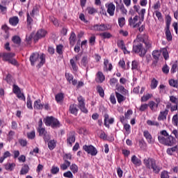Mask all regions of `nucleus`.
I'll list each match as a JSON object with an SVG mask.
<instances>
[{
    "label": "nucleus",
    "mask_w": 178,
    "mask_h": 178,
    "mask_svg": "<svg viewBox=\"0 0 178 178\" xmlns=\"http://www.w3.org/2000/svg\"><path fill=\"white\" fill-rule=\"evenodd\" d=\"M160 134L162 136H164V137L161 136H158V140L161 144H163L164 145H167L168 147H172L176 144V138H174L171 135L169 136V134H168V131H166V130L161 131Z\"/></svg>",
    "instance_id": "obj_1"
},
{
    "label": "nucleus",
    "mask_w": 178,
    "mask_h": 178,
    "mask_svg": "<svg viewBox=\"0 0 178 178\" xmlns=\"http://www.w3.org/2000/svg\"><path fill=\"white\" fill-rule=\"evenodd\" d=\"M29 60L31 62V66H34L36 62L40 60L36 66V67L40 69L42 66L44 65V63H45V54H42L40 56V54L38 53H33L29 58Z\"/></svg>",
    "instance_id": "obj_2"
},
{
    "label": "nucleus",
    "mask_w": 178,
    "mask_h": 178,
    "mask_svg": "<svg viewBox=\"0 0 178 178\" xmlns=\"http://www.w3.org/2000/svg\"><path fill=\"white\" fill-rule=\"evenodd\" d=\"M144 163L147 169H152L154 173L158 174L161 172L159 166L156 165V161L154 159H145Z\"/></svg>",
    "instance_id": "obj_3"
},
{
    "label": "nucleus",
    "mask_w": 178,
    "mask_h": 178,
    "mask_svg": "<svg viewBox=\"0 0 178 178\" xmlns=\"http://www.w3.org/2000/svg\"><path fill=\"white\" fill-rule=\"evenodd\" d=\"M133 51L135 54H139V56H140V58H144V56H145V54H147V49L143 47V44L141 43H139L137 45H134Z\"/></svg>",
    "instance_id": "obj_4"
},
{
    "label": "nucleus",
    "mask_w": 178,
    "mask_h": 178,
    "mask_svg": "<svg viewBox=\"0 0 178 178\" xmlns=\"http://www.w3.org/2000/svg\"><path fill=\"white\" fill-rule=\"evenodd\" d=\"M83 149L87 152V154H90L92 155V156H95L97 154H98V150H97V148L94 147L93 145H85L83 146Z\"/></svg>",
    "instance_id": "obj_5"
},
{
    "label": "nucleus",
    "mask_w": 178,
    "mask_h": 178,
    "mask_svg": "<svg viewBox=\"0 0 178 178\" xmlns=\"http://www.w3.org/2000/svg\"><path fill=\"white\" fill-rule=\"evenodd\" d=\"M47 31L44 29H40L37 31L35 36H33V40L35 42H37L40 38H44L47 35Z\"/></svg>",
    "instance_id": "obj_6"
},
{
    "label": "nucleus",
    "mask_w": 178,
    "mask_h": 178,
    "mask_svg": "<svg viewBox=\"0 0 178 178\" xmlns=\"http://www.w3.org/2000/svg\"><path fill=\"white\" fill-rule=\"evenodd\" d=\"M78 102H79V108L81 111V112H83V113H87L88 112V110L86 108V104L84 103V99H83L81 97H78Z\"/></svg>",
    "instance_id": "obj_7"
},
{
    "label": "nucleus",
    "mask_w": 178,
    "mask_h": 178,
    "mask_svg": "<svg viewBox=\"0 0 178 178\" xmlns=\"http://www.w3.org/2000/svg\"><path fill=\"white\" fill-rule=\"evenodd\" d=\"M93 30L95 31H106L108 30V26L105 24H95L93 26Z\"/></svg>",
    "instance_id": "obj_8"
},
{
    "label": "nucleus",
    "mask_w": 178,
    "mask_h": 178,
    "mask_svg": "<svg viewBox=\"0 0 178 178\" xmlns=\"http://www.w3.org/2000/svg\"><path fill=\"white\" fill-rule=\"evenodd\" d=\"M107 8V13L110 15V16H113L115 15V9H116V6L113 3H110L108 5L106 4Z\"/></svg>",
    "instance_id": "obj_9"
},
{
    "label": "nucleus",
    "mask_w": 178,
    "mask_h": 178,
    "mask_svg": "<svg viewBox=\"0 0 178 178\" xmlns=\"http://www.w3.org/2000/svg\"><path fill=\"white\" fill-rule=\"evenodd\" d=\"M15 53H3L2 55L3 60L6 62H9L10 59H12V58H15Z\"/></svg>",
    "instance_id": "obj_10"
},
{
    "label": "nucleus",
    "mask_w": 178,
    "mask_h": 178,
    "mask_svg": "<svg viewBox=\"0 0 178 178\" xmlns=\"http://www.w3.org/2000/svg\"><path fill=\"white\" fill-rule=\"evenodd\" d=\"M74 141H76V133L71 132V134L67 139V144H70V145H72V143H74Z\"/></svg>",
    "instance_id": "obj_11"
},
{
    "label": "nucleus",
    "mask_w": 178,
    "mask_h": 178,
    "mask_svg": "<svg viewBox=\"0 0 178 178\" xmlns=\"http://www.w3.org/2000/svg\"><path fill=\"white\" fill-rule=\"evenodd\" d=\"M33 108L35 109L41 110L44 108V104H41L40 99H38L34 102Z\"/></svg>",
    "instance_id": "obj_12"
},
{
    "label": "nucleus",
    "mask_w": 178,
    "mask_h": 178,
    "mask_svg": "<svg viewBox=\"0 0 178 178\" xmlns=\"http://www.w3.org/2000/svg\"><path fill=\"white\" fill-rule=\"evenodd\" d=\"M69 40L70 45L72 47L74 46V44H76V33H74V32L71 33Z\"/></svg>",
    "instance_id": "obj_13"
},
{
    "label": "nucleus",
    "mask_w": 178,
    "mask_h": 178,
    "mask_svg": "<svg viewBox=\"0 0 178 178\" xmlns=\"http://www.w3.org/2000/svg\"><path fill=\"white\" fill-rule=\"evenodd\" d=\"M9 23L11 26H17L19 24V17H13L10 18Z\"/></svg>",
    "instance_id": "obj_14"
},
{
    "label": "nucleus",
    "mask_w": 178,
    "mask_h": 178,
    "mask_svg": "<svg viewBox=\"0 0 178 178\" xmlns=\"http://www.w3.org/2000/svg\"><path fill=\"white\" fill-rule=\"evenodd\" d=\"M70 112L72 113V115H77V112H79V109H77V105L72 104L70 106Z\"/></svg>",
    "instance_id": "obj_15"
},
{
    "label": "nucleus",
    "mask_w": 178,
    "mask_h": 178,
    "mask_svg": "<svg viewBox=\"0 0 178 178\" xmlns=\"http://www.w3.org/2000/svg\"><path fill=\"white\" fill-rule=\"evenodd\" d=\"M168 112L169 111L168 109H165V111H161L158 117V120H163L164 119H166V115Z\"/></svg>",
    "instance_id": "obj_16"
},
{
    "label": "nucleus",
    "mask_w": 178,
    "mask_h": 178,
    "mask_svg": "<svg viewBox=\"0 0 178 178\" xmlns=\"http://www.w3.org/2000/svg\"><path fill=\"white\" fill-rule=\"evenodd\" d=\"M54 118H55L52 116L47 117L46 119L44 120V124H46V126H51Z\"/></svg>",
    "instance_id": "obj_17"
},
{
    "label": "nucleus",
    "mask_w": 178,
    "mask_h": 178,
    "mask_svg": "<svg viewBox=\"0 0 178 178\" xmlns=\"http://www.w3.org/2000/svg\"><path fill=\"white\" fill-rule=\"evenodd\" d=\"M51 127L52 129H58V127H60V122L58 119L54 118L53 122L51 123Z\"/></svg>",
    "instance_id": "obj_18"
},
{
    "label": "nucleus",
    "mask_w": 178,
    "mask_h": 178,
    "mask_svg": "<svg viewBox=\"0 0 178 178\" xmlns=\"http://www.w3.org/2000/svg\"><path fill=\"white\" fill-rule=\"evenodd\" d=\"M143 134L148 143L151 144V143H152V136H151V134H149L148 131H145Z\"/></svg>",
    "instance_id": "obj_19"
},
{
    "label": "nucleus",
    "mask_w": 178,
    "mask_h": 178,
    "mask_svg": "<svg viewBox=\"0 0 178 178\" xmlns=\"http://www.w3.org/2000/svg\"><path fill=\"white\" fill-rule=\"evenodd\" d=\"M115 97L119 104H122V102H123V101L126 99V97H124V96L122 95L120 93L118 92H115Z\"/></svg>",
    "instance_id": "obj_20"
},
{
    "label": "nucleus",
    "mask_w": 178,
    "mask_h": 178,
    "mask_svg": "<svg viewBox=\"0 0 178 178\" xmlns=\"http://www.w3.org/2000/svg\"><path fill=\"white\" fill-rule=\"evenodd\" d=\"M29 170H30V168L27 164H25L20 171V175H27L29 173Z\"/></svg>",
    "instance_id": "obj_21"
},
{
    "label": "nucleus",
    "mask_w": 178,
    "mask_h": 178,
    "mask_svg": "<svg viewBox=\"0 0 178 178\" xmlns=\"http://www.w3.org/2000/svg\"><path fill=\"white\" fill-rule=\"evenodd\" d=\"M165 36L168 41H172V33L170 32V28H165Z\"/></svg>",
    "instance_id": "obj_22"
},
{
    "label": "nucleus",
    "mask_w": 178,
    "mask_h": 178,
    "mask_svg": "<svg viewBox=\"0 0 178 178\" xmlns=\"http://www.w3.org/2000/svg\"><path fill=\"white\" fill-rule=\"evenodd\" d=\"M117 44L119 48L122 49L124 54H126V46H124V42L123 40H120L118 42Z\"/></svg>",
    "instance_id": "obj_23"
},
{
    "label": "nucleus",
    "mask_w": 178,
    "mask_h": 178,
    "mask_svg": "<svg viewBox=\"0 0 178 178\" xmlns=\"http://www.w3.org/2000/svg\"><path fill=\"white\" fill-rule=\"evenodd\" d=\"M152 55L154 60H159V56H161V51L158 50H154L152 51Z\"/></svg>",
    "instance_id": "obj_24"
},
{
    "label": "nucleus",
    "mask_w": 178,
    "mask_h": 178,
    "mask_svg": "<svg viewBox=\"0 0 178 178\" xmlns=\"http://www.w3.org/2000/svg\"><path fill=\"white\" fill-rule=\"evenodd\" d=\"M12 41L13 42H14V44H16L17 45H20L22 42V39L20 38V37L15 35L13 37Z\"/></svg>",
    "instance_id": "obj_25"
},
{
    "label": "nucleus",
    "mask_w": 178,
    "mask_h": 178,
    "mask_svg": "<svg viewBox=\"0 0 178 178\" xmlns=\"http://www.w3.org/2000/svg\"><path fill=\"white\" fill-rule=\"evenodd\" d=\"M131 162L134 165H141V160H140L136 155L131 157Z\"/></svg>",
    "instance_id": "obj_26"
},
{
    "label": "nucleus",
    "mask_w": 178,
    "mask_h": 178,
    "mask_svg": "<svg viewBox=\"0 0 178 178\" xmlns=\"http://www.w3.org/2000/svg\"><path fill=\"white\" fill-rule=\"evenodd\" d=\"M69 166H70V161L65 159V163L60 165V169L62 170H66Z\"/></svg>",
    "instance_id": "obj_27"
},
{
    "label": "nucleus",
    "mask_w": 178,
    "mask_h": 178,
    "mask_svg": "<svg viewBox=\"0 0 178 178\" xmlns=\"http://www.w3.org/2000/svg\"><path fill=\"white\" fill-rule=\"evenodd\" d=\"M48 147H49V149L51 151H52V149H54L55 148V147H56V142L55 141V140H51L49 141Z\"/></svg>",
    "instance_id": "obj_28"
},
{
    "label": "nucleus",
    "mask_w": 178,
    "mask_h": 178,
    "mask_svg": "<svg viewBox=\"0 0 178 178\" xmlns=\"http://www.w3.org/2000/svg\"><path fill=\"white\" fill-rule=\"evenodd\" d=\"M97 80H99V83H103L105 80V76L102 72H97Z\"/></svg>",
    "instance_id": "obj_29"
},
{
    "label": "nucleus",
    "mask_w": 178,
    "mask_h": 178,
    "mask_svg": "<svg viewBox=\"0 0 178 178\" xmlns=\"http://www.w3.org/2000/svg\"><path fill=\"white\" fill-rule=\"evenodd\" d=\"M97 92L99 94L102 98H104V97H105V92L104 91V88H102L101 86H97Z\"/></svg>",
    "instance_id": "obj_30"
},
{
    "label": "nucleus",
    "mask_w": 178,
    "mask_h": 178,
    "mask_svg": "<svg viewBox=\"0 0 178 178\" xmlns=\"http://www.w3.org/2000/svg\"><path fill=\"white\" fill-rule=\"evenodd\" d=\"M2 30H3V31H5L6 35L5 37L6 39L9 38V28L8 26V25L4 24L1 26Z\"/></svg>",
    "instance_id": "obj_31"
},
{
    "label": "nucleus",
    "mask_w": 178,
    "mask_h": 178,
    "mask_svg": "<svg viewBox=\"0 0 178 178\" xmlns=\"http://www.w3.org/2000/svg\"><path fill=\"white\" fill-rule=\"evenodd\" d=\"M150 87H151L152 90H155V88H156V87H158V81L156 80L155 78H154L152 80Z\"/></svg>",
    "instance_id": "obj_32"
},
{
    "label": "nucleus",
    "mask_w": 178,
    "mask_h": 178,
    "mask_svg": "<svg viewBox=\"0 0 178 178\" xmlns=\"http://www.w3.org/2000/svg\"><path fill=\"white\" fill-rule=\"evenodd\" d=\"M63 98H65V97L63 96V93H58L56 95V101L58 103L63 101Z\"/></svg>",
    "instance_id": "obj_33"
},
{
    "label": "nucleus",
    "mask_w": 178,
    "mask_h": 178,
    "mask_svg": "<svg viewBox=\"0 0 178 178\" xmlns=\"http://www.w3.org/2000/svg\"><path fill=\"white\" fill-rule=\"evenodd\" d=\"M70 169L72 170V173H77V172H79V167L76 164H72Z\"/></svg>",
    "instance_id": "obj_34"
},
{
    "label": "nucleus",
    "mask_w": 178,
    "mask_h": 178,
    "mask_svg": "<svg viewBox=\"0 0 178 178\" xmlns=\"http://www.w3.org/2000/svg\"><path fill=\"white\" fill-rule=\"evenodd\" d=\"M177 150V145H175L173 147L168 148L167 149V154H168V155H172V154H173V152H176Z\"/></svg>",
    "instance_id": "obj_35"
},
{
    "label": "nucleus",
    "mask_w": 178,
    "mask_h": 178,
    "mask_svg": "<svg viewBox=\"0 0 178 178\" xmlns=\"http://www.w3.org/2000/svg\"><path fill=\"white\" fill-rule=\"evenodd\" d=\"M138 20V16L136 15L134 19L132 17L129 18V26H131L132 24H136V22Z\"/></svg>",
    "instance_id": "obj_36"
},
{
    "label": "nucleus",
    "mask_w": 178,
    "mask_h": 178,
    "mask_svg": "<svg viewBox=\"0 0 178 178\" xmlns=\"http://www.w3.org/2000/svg\"><path fill=\"white\" fill-rule=\"evenodd\" d=\"M163 56L165 60L169 59V52H168V49L166 48L163 49Z\"/></svg>",
    "instance_id": "obj_37"
},
{
    "label": "nucleus",
    "mask_w": 178,
    "mask_h": 178,
    "mask_svg": "<svg viewBox=\"0 0 178 178\" xmlns=\"http://www.w3.org/2000/svg\"><path fill=\"white\" fill-rule=\"evenodd\" d=\"M26 106L29 109H33V105L31 104V97H30V95H28L27 97Z\"/></svg>",
    "instance_id": "obj_38"
},
{
    "label": "nucleus",
    "mask_w": 178,
    "mask_h": 178,
    "mask_svg": "<svg viewBox=\"0 0 178 178\" xmlns=\"http://www.w3.org/2000/svg\"><path fill=\"white\" fill-rule=\"evenodd\" d=\"M100 37H102V38H111L112 37V35L111 33L104 32L99 34Z\"/></svg>",
    "instance_id": "obj_39"
},
{
    "label": "nucleus",
    "mask_w": 178,
    "mask_h": 178,
    "mask_svg": "<svg viewBox=\"0 0 178 178\" xmlns=\"http://www.w3.org/2000/svg\"><path fill=\"white\" fill-rule=\"evenodd\" d=\"M15 166H16V164L15 163H8V164H6L5 165V168L6 169V170H13V168H15Z\"/></svg>",
    "instance_id": "obj_40"
},
{
    "label": "nucleus",
    "mask_w": 178,
    "mask_h": 178,
    "mask_svg": "<svg viewBox=\"0 0 178 178\" xmlns=\"http://www.w3.org/2000/svg\"><path fill=\"white\" fill-rule=\"evenodd\" d=\"M38 12H39L38 6L36 5L33 7L32 12L31 13V16L34 17V15H37Z\"/></svg>",
    "instance_id": "obj_41"
},
{
    "label": "nucleus",
    "mask_w": 178,
    "mask_h": 178,
    "mask_svg": "<svg viewBox=\"0 0 178 178\" xmlns=\"http://www.w3.org/2000/svg\"><path fill=\"white\" fill-rule=\"evenodd\" d=\"M62 49H63V45L59 44L56 46V52L58 54V55H62V54H63Z\"/></svg>",
    "instance_id": "obj_42"
},
{
    "label": "nucleus",
    "mask_w": 178,
    "mask_h": 178,
    "mask_svg": "<svg viewBox=\"0 0 178 178\" xmlns=\"http://www.w3.org/2000/svg\"><path fill=\"white\" fill-rule=\"evenodd\" d=\"M88 10V13H89V15H94V13H97V9L94 8L93 7H88L87 8Z\"/></svg>",
    "instance_id": "obj_43"
},
{
    "label": "nucleus",
    "mask_w": 178,
    "mask_h": 178,
    "mask_svg": "<svg viewBox=\"0 0 178 178\" xmlns=\"http://www.w3.org/2000/svg\"><path fill=\"white\" fill-rule=\"evenodd\" d=\"M51 173L52 175H56V174L59 173V168L56 167V166H52V168L51 169Z\"/></svg>",
    "instance_id": "obj_44"
},
{
    "label": "nucleus",
    "mask_w": 178,
    "mask_h": 178,
    "mask_svg": "<svg viewBox=\"0 0 178 178\" xmlns=\"http://www.w3.org/2000/svg\"><path fill=\"white\" fill-rule=\"evenodd\" d=\"M151 97H152V95H151V94H147L146 95H144L143 97H141V101L143 102H145L148 101V99H149V98H151Z\"/></svg>",
    "instance_id": "obj_45"
},
{
    "label": "nucleus",
    "mask_w": 178,
    "mask_h": 178,
    "mask_svg": "<svg viewBox=\"0 0 178 178\" xmlns=\"http://www.w3.org/2000/svg\"><path fill=\"white\" fill-rule=\"evenodd\" d=\"M88 63V57L83 56L81 60V64L83 65V66H84L86 67L87 66Z\"/></svg>",
    "instance_id": "obj_46"
},
{
    "label": "nucleus",
    "mask_w": 178,
    "mask_h": 178,
    "mask_svg": "<svg viewBox=\"0 0 178 178\" xmlns=\"http://www.w3.org/2000/svg\"><path fill=\"white\" fill-rule=\"evenodd\" d=\"M169 84L171 87H175L177 88V81H175V79H170L169 81Z\"/></svg>",
    "instance_id": "obj_47"
},
{
    "label": "nucleus",
    "mask_w": 178,
    "mask_h": 178,
    "mask_svg": "<svg viewBox=\"0 0 178 178\" xmlns=\"http://www.w3.org/2000/svg\"><path fill=\"white\" fill-rule=\"evenodd\" d=\"M8 63H10L11 65H13L14 66H19V63L16 59L11 58L9 60Z\"/></svg>",
    "instance_id": "obj_48"
},
{
    "label": "nucleus",
    "mask_w": 178,
    "mask_h": 178,
    "mask_svg": "<svg viewBox=\"0 0 178 178\" xmlns=\"http://www.w3.org/2000/svg\"><path fill=\"white\" fill-rule=\"evenodd\" d=\"M147 124H149V126H157V127L159 126V122H154L149 120L147 121Z\"/></svg>",
    "instance_id": "obj_49"
},
{
    "label": "nucleus",
    "mask_w": 178,
    "mask_h": 178,
    "mask_svg": "<svg viewBox=\"0 0 178 178\" xmlns=\"http://www.w3.org/2000/svg\"><path fill=\"white\" fill-rule=\"evenodd\" d=\"M124 22H125V19H124V17H123L118 19V24L120 27H123V26H124Z\"/></svg>",
    "instance_id": "obj_50"
},
{
    "label": "nucleus",
    "mask_w": 178,
    "mask_h": 178,
    "mask_svg": "<svg viewBox=\"0 0 178 178\" xmlns=\"http://www.w3.org/2000/svg\"><path fill=\"white\" fill-rule=\"evenodd\" d=\"M64 177L73 178V173L70 171H67L63 173Z\"/></svg>",
    "instance_id": "obj_51"
},
{
    "label": "nucleus",
    "mask_w": 178,
    "mask_h": 178,
    "mask_svg": "<svg viewBox=\"0 0 178 178\" xmlns=\"http://www.w3.org/2000/svg\"><path fill=\"white\" fill-rule=\"evenodd\" d=\"M146 109H148V104H142L139 108V111H140V112H144V111H146Z\"/></svg>",
    "instance_id": "obj_52"
},
{
    "label": "nucleus",
    "mask_w": 178,
    "mask_h": 178,
    "mask_svg": "<svg viewBox=\"0 0 178 178\" xmlns=\"http://www.w3.org/2000/svg\"><path fill=\"white\" fill-rule=\"evenodd\" d=\"M20 88H19V86H17V85H14L13 86V92L14 94H19V92H20Z\"/></svg>",
    "instance_id": "obj_53"
},
{
    "label": "nucleus",
    "mask_w": 178,
    "mask_h": 178,
    "mask_svg": "<svg viewBox=\"0 0 178 178\" xmlns=\"http://www.w3.org/2000/svg\"><path fill=\"white\" fill-rule=\"evenodd\" d=\"M172 22V17L168 16L166 19V28L170 29V22Z\"/></svg>",
    "instance_id": "obj_54"
},
{
    "label": "nucleus",
    "mask_w": 178,
    "mask_h": 178,
    "mask_svg": "<svg viewBox=\"0 0 178 178\" xmlns=\"http://www.w3.org/2000/svg\"><path fill=\"white\" fill-rule=\"evenodd\" d=\"M51 21L52 22L53 24L56 26V27H59V22L55 17L51 18Z\"/></svg>",
    "instance_id": "obj_55"
},
{
    "label": "nucleus",
    "mask_w": 178,
    "mask_h": 178,
    "mask_svg": "<svg viewBox=\"0 0 178 178\" xmlns=\"http://www.w3.org/2000/svg\"><path fill=\"white\" fill-rule=\"evenodd\" d=\"M27 137L28 138H31V140H33V138L35 137V132L34 131H32L31 133H28Z\"/></svg>",
    "instance_id": "obj_56"
},
{
    "label": "nucleus",
    "mask_w": 178,
    "mask_h": 178,
    "mask_svg": "<svg viewBox=\"0 0 178 178\" xmlns=\"http://www.w3.org/2000/svg\"><path fill=\"white\" fill-rule=\"evenodd\" d=\"M19 143L22 147H26L27 145V140L24 139H19Z\"/></svg>",
    "instance_id": "obj_57"
},
{
    "label": "nucleus",
    "mask_w": 178,
    "mask_h": 178,
    "mask_svg": "<svg viewBox=\"0 0 178 178\" xmlns=\"http://www.w3.org/2000/svg\"><path fill=\"white\" fill-rule=\"evenodd\" d=\"M130 115H133V111L128 110L127 112L124 113L125 119H129Z\"/></svg>",
    "instance_id": "obj_58"
},
{
    "label": "nucleus",
    "mask_w": 178,
    "mask_h": 178,
    "mask_svg": "<svg viewBox=\"0 0 178 178\" xmlns=\"http://www.w3.org/2000/svg\"><path fill=\"white\" fill-rule=\"evenodd\" d=\"M65 77H66L67 81H69V83H70L72 81V80H73V75H72L70 74H65Z\"/></svg>",
    "instance_id": "obj_59"
},
{
    "label": "nucleus",
    "mask_w": 178,
    "mask_h": 178,
    "mask_svg": "<svg viewBox=\"0 0 178 178\" xmlns=\"http://www.w3.org/2000/svg\"><path fill=\"white\" fill-rule=\"evenodd\" d=\"M39 136H44V134H47V132L45 131V129L44 128H39Z\"/></svg>",
    "instance_id": "obj_60"
},
{
    "label": "nucleus",
    "mask_w": 178,
    "mask_h": 178,
    "mask_svg": "<svg viewBox=\"0 0 178 178\" xmlns=\"http://www.w3.org/2000/svg\"><path fill=\"white\" fill-rule=\"evenodd\" d=\"M70 63H71L73 70H77V67L76 65V63H74V60L71 59Z\"/></svg>",
    "instance_id": "obj_61"
},
{
    "label": "nucleus",
    "mask_w": 178,
    "mask_h": 178,
    "mask_svg": "<svg viewBox=\"0 0 178 178\" xmlns=\"http://www.w3.org/2000/svg\"><path fill=\"white\" fill-rule=\"evenodd\" d=\"M161 178H169V175L167 171H163L161 175Z\"/></svg>",
    "instance_id": "obj_62"
},
{
    "label": "nucleus",
    "mask_w": 178,
    "mask_h": 178,
    "mask_svg": "<svg viewBox=\"0 0 178 178\" xmlns=\"http://www.w3.org/2000/svg\"><path fill=\"white\" fill-rule=\"evenodd\" d=\"M110 100L111 104H116V98H115V95L113 94L111 95Z\"/></svg>",
    "instance_id": "obj_63"
},
{
    "label": "nucleus",
    "mask_w": 178,
    "mask_h": 178,
    "mask_svg": "<svg viewBox=\"0 0 178 178\" xmlns=\"http://www.w3.org/2000/svg\"><path fill=\"white\" fill-rule=\"evenodd\" d=\"M137 67H138V64L137 63V61H132V70L137 69Z\"/></svg>",
    "instance_id": "obj_64"
}]
</instances>
